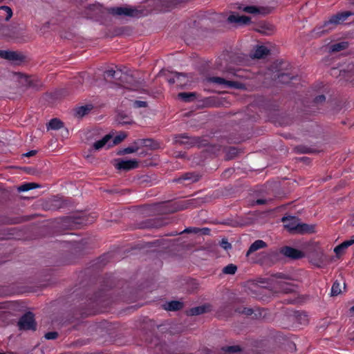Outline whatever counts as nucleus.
I'll return each instance as SVG.
<instances>
[{
    "instance_id": "0eeeda50",
    "label": "nucleus",
    "mask_w": 354,
    "mask_h": 354,
    "mask_svg": "<svg viewBox=\"0 0 354 354\" xmlns=\"http://www.w3.org/2000/svg\"><path fill=\"white\" fill-rule=\"evenodd\" d=\"M281 252L286 257L294 259H301L304 257V254L301 251L290 247H286L283 248Z\"/></svg>"
},
{
    "instance_id": "6ab92c4d",
    "label": "nucleus",
    "mask_w": 354,
    "mask_h": 354,
    "mask_svg": "<svg viewBox=\"0 0 354 354\" xmlns=\"http://www.w3.org/2000/svg\"><path fill=\"white\" fill-rule=\"evenodd\" d=\"M112 138V136L109 134L105 136L102 139L95 142L93 144V147L95 150H100L104 147L106 145L110 144L109 142Z\"/></svg>"
},
{
    "instance_id": "a211bd4d",
    "label": "nucleus",
    "mask_w": 354,
    "mask_h": 354,
    "mask_svg": "<svg viewBox=\"0 0 354 354\" xmlns=\"http://www.w3.org/2000/svg\"><path fill=\"white\" fill-rule=\"evenodd\" d=\"M269 52V50L266 46H259L255 48L252 57L261 59L268 55Z\"/></svg>"
},
{
    "instance_id": "423d86ee",
    "label": "nucleus",
    "mask_w": 354,
    "mask_h": 354,
    "mask_svg": "<svg viewBox=\"0 0 354 354\" xmlns=\"http://www.w3.org/2000/svg\"><path fill=\"white\" fill-rule=\"evenodd\" d=\"M284 227L291 233L296 234L299 225V219L295 216H287L282 218Z\"/></svg>"
},
{
    "instance_id": "f257e3e1",
    "label": "nucleus",
    "mask_w": 354,
    "mask_h": 354,
    "mask_svg": "<svg viewBox=\"0 0 354 354\" xmlns=\"http://www.w3.org/2000/svg\"><path fill=\"white\" fill-rule=\"evenodd\" d=\"M352 13L349 11L342 12L333 15L328 21H325L321 32H328L334 29L337 25L342 24Z\"/></svg>"
},
{
    "instance_id": "f8f14e48",
    "label": "nucleus",
    "mask_w": 354,
    "mask_h": 354,
    "mask_svg": "<svg viewBox=\"0 0 354 354\" xmlns=\"http://www.w3.org/2000/svg\"><path fill=\"white\" fill-rule=\"evenodd\" d=\"M353 244H354V235L351 236V239L346 240L342 243L341 244H339V245L336 246L334 248V252L337 256H339L344 252V250L346 248H348Z\"/></svg>"
},
{
    "instance_id": "cd10ccee",
    "label": "nucleus",
    "mask_w": 354,
    "mask_h": 354,
    "mask_svg": "<svg viewBox=\"0 0 354 354\" xmlns=\"http://www.w3.org/2000/svg\"><path fill=\"white\" fill-rule=\"evenodd\" d=\"M236 270L237 267L235 265L229 264L223 268V272L227 274H234Z\"/></svg>"
},
{
    "instance_id": "e433bc0d",
    "label": "nucleus",
    "mask_w": 354,
    "mask_h": 354,
    "mask_svg": "<svg viewBox=\"0 0 354 354\" xmlns=\"http://www.w3.org/2000/svg\"><path fill=\"white\" fill-rule=\"evenodd\" d=\"M325 96L324 95H319L315 98L316 102H323L325 100Z\"/></svg>"
},
{
    "instance_id": "f03ea898",
    "label": "nucleus",
    "mask_w": 354,
    "mask_h": 354,
    "mask_svg": "<svg viewBox=\"0 0 354 354\" xmlns=\"http://www.w3.org/2000/svg\"><path fill=\"white\" fill-rule=\"evenodd\" d=\"M308 259L312 264L318 268L324 267L328 261L324 250L318 246L315 247L314 250L308 254Z\"/></svg>"
},
{
    "instance_id": "72a5a7b5",
    "label": "nucleus",
    "mask_w": 354,
    "mask_h": 354,
    "mask_svg": "<svg viewBox=\"0 0 354 354\" xmlns=\"http://www.w3.org/2000/svg\"><path fill=\"white\" fill-rule=\"evenodd\" d=\"M221 246L225 250H229L232 247L231 244L226 239H223L221 241Z\"/></svg>"
},
{
    "instance_id": "c9c22d12",
    "label": "nucleus",
    "mask_w": 354,
    "mask_h": 354,
    "mask_svg": "<svg viewBox=\"0 0 354 354\" xmlns=\"http://www.w3.org/2000/svg\"><path fill=\"white\" fill-rule=\"evenodd\" d=\"M35 153H36V151L32 150V151H30L24 154V156H26V157H30V156H32L35 155Z\"/></svg>"
},
{
    "instance_id": "79ce46f5",
    "label": "nucleus",
    "mask_w": 354,
    "mask_h": 354,
    "mask_svg": "<svg viewBox=\"0 0 354 354\" xmlns=\"http://www.w3.org/2000/svg\"><path fill=\"white\" fill-rule=\"evenodd\" d=\"M139 88L138 84L130 86V88L132 90H137Z\"/></svg>"
},
{
    "instance_id": "1a4fd4ad",
    "label": "nucleus",
    "mask_w": 354,
    "mask_h": 354,
    "mask_svg": "<svg viewBox=\"0 0 354 354\" xmlns=\"http://www.w3.org/2000/svg\"><path fill=\"white\" fill-rule=\"evenodd\" d=\"M136 11L129 7H117L111 9V12L115 15L133 16Z\"/></svg>"
},
{
    "instance_id": "a18cd8bd",
    "label": "nucleus",
    "mask_w": 354,
    "mask_h": 354,
    "mask_svg": "<svg viewBox=\"0 0 354 354\" xmlns=\"http://www.w3.org/2000/svg\"><path fill=\"white\" fill-rule=\"evenodd\" d=\"M0 354H3V353H0Z\"/></svg>"
},
{
    "instance_id": "473e14b6",
    "label": "nucleus",
    "mask_w": 354,
    "mask_h": 354,
    "mask_svg": "<svg viewBox=\"0 0 354 354\" xmlns=\"http://www.w3.org/2000/svg\"><path fill=\"white\" fill-rule=\"evenodd\" d=\"M57 332H48L45 335V337L47 339H55L57 337Z\"/></svg>"
},
{
    "instance_id": "393cba45",
    "label": "nucleus",
    "mask_w": 354,
    "mask_h": 354,
    "mask_svg": "<svg viewBox=\"0 0 354 354\" xmlns=\"http://www.w3.org/2000/svg\"><path fill=\"white\" fill-rule=\"evenodd\" d=\"M348 44L346 42H340L333 44L330 46V50L332 52H337L346 48Z\"/></svg>"
},
{
    "instance_id": "b1692460",
    "label": "nucleus",
    "mask_w": 354,
    "mask_h": 354,
    "mask_svg": "<svg viewBox=\"0 0 354 354\" xmlns=\"http://www.w3.org/2000/svg\"><path fill=\"white\" fill-rule=\"evenodd\" d=\"M38 187H39L38 185L33 183H26V184H24V185L19 186L17 188V189L20 192H26V191L35 189Z\"/></svg>"
},
{
    "instance_id": "412c9836",
    "label": "nucleus",
    "mask_w": 354,
    "mask_h": 354,
    "mask_svg": "<svg viewBox=\"0 0 354 354\" xmlns=\"http://www.w3.org/2000/svg\"><path fill=\"white\" fill-rule=\"evenodd\" d=\"M183 307V304L178 301H172L167 303L165 309L167 310H177Z\"/></svg>"
},
{
    "instance_id": "2f4dec72",
    "label": "nucleus",
    "mask_w": 354,
    "mask_h": 354,
    "mask_svg": "<svg viewBox=\"0 0 354 354\" xmlns=\"http://www.w3.org/2000/svg\"><path fill=\"white\" fill-rule=\"evenodd\" d=\"M138 147H129L123 149L122 153L127 154L137 151Z\"/></svg>"
},
{
    "instance_id": "c03bdc74",
    "label": "nucleus",
    "mask_w": 354,
    "mask_h": 354,
    "mask_svg": "<svg viewBox=\"0 0 354 354\" xmlns=\"http://www.w3.org/2000/svg\"><path fill=\"white\" fill-rule=\"evenodd\" d=\"M352 311H354V306L351 308Z\"/></svg>"
},
{
    "instance_id": "37998d69",
    "label": "nucleus",
    "mask_w": 354,
    "mask_h": 354,
    "mask_svg": "<svg viewBox=\"0 0 354 354\" xmlns=\"http://www.w3.org/2000/svg\"><path fill=\"white\" fill-rule=\"evenodd\" d=\"M203 230L205 231H209V229L208 228H204Z\"/></svg>"
},
{
    "instance_id": "7ed1b4c3",
    "label": "nucleus",
    "mask_w": 354,
    "mask_h": 354,
    "mask_svg": "<svg viewBox=\"0 0 354 354\" xmlns=\"http://www.w3.org/2000/svg\"><path fill=\"white\" fill-rule=\"evenodd\" d=\"M18 326L20 330H35L36 322L33 314L29 312L23 315L18 322Z\"/></svg>"
},
{
    "instance_id": "7c9ffc66",
    "label": "nucleus",
    "mask_w": 354,
    "mask_h": 354,
    "mask_svg": "<svg viewBox=\"0 0 354 354\" xmlns=\"http://www.w3.org/2000/svg\"><path fill=\"white\" fill-rule=\"evenodd\" d=\"M240 351H241V349H240L239 346H227V347L224 348V351H225L224 354L235 353L239 352Z\"/></svg>"
},
{
    "instance_id": "dca6fc26",
    "label": "nucleus",
    "mask_w": 354,
    "mask_h": 354,
    "mask_svg": "<svg viewBox=\"0 0 354 354\" xmlns=\"http://www.w3.org/2000/svg\"><path fill=\"white\" fill-rule=\"evenodd\" d=\"M257 30L261 34L265 35H270L274 33V27L270 24L263 23L259 26Z\"/></svg>"
},
{
    "instance_id": "9d476101",
    "label": "nucleus",
    "mask_w": 354,
    "mask_h": 354,
    "mask_svg": "<svg viewBox=\"0 0 354 354\" xmlns=\"http://www.w3.org/2000/svg\"><path fill=\"white\" fill-rule=\"evenodd\" d=\"M174 77L169 80V83H176L178 86H185L188 83V79L185 74L175 72L173 73Z\"/></svg>"
},
{
    "instance_id": "39448f33",
    "label": "nucleus",
    "mask_w": 354,
    "mask_h": 354,
    "mask_svg": "<svg viewBox=\"0 0 354 354\" xmlns=\"http://www.w3.org/2000/svg\"><path fill=\"white\" fill-rule=\"evenodd\" d=\"M115 167L120 170H130L138 167V162L135 159L116 160Z\"/></svg>"
},
{
    "instance_id": "4468645a",
    "label": "nucleus",
    "mask_w": 354,
    "mask_h": 354,
    "mask_svg": "<svg viewBox=\"0 0 354 354\" xmlns=\"http://www.w3.org/2000/svg\"><path fill=\"white\" fill-rule=\"evenodd\" d=\"M0 56L4 59L11 61H18L22 59V56L14 51H1Z\"/></svg>"
},
{
    "instance_id": "4c0bfd02",
    "label": "nucleus",
    "mask_w": 354,
    "mask_h": 354,
    "mask_svg": "<svg viewBox=\"0 0 354 354\" xmlns=\"http://www.w3.org/2000/svg\"><path fill=\"white\" fill-rule=\"evenodd\" d=\"M198 230L196 228H187L184 230V232H198Z\"/></svg>"
},
{
    "instance_id": "a878e982",
    "label": "nucleus",
    "mask_w": 354,
    "mask_h": 354,
    "mask_svg": "<svg viewBox=\"0 0 354 354\" xmlns=\"http://www.w3.org/2000/svg\"><path fill=\"white\" fill-rule=\"evenodd\" d=\"M127 134L124 132H120L118 135L114 137L112 144H109L108 147L113 145H118L125 138Z\"/></svg>"
},
{
    "instance_id": "58836bf2",
    "label": "nucleus",
    "mask_w": 354,
    "mask_h": 354,
    "mask_svg": "<svg viewBox=\"0 0 354 354\" xmlns=\"http://www.w3.org/2000/svg\"><path fill=\"white\" fill-rule=\"evenodd\" d=\"M243 313H245L247 315H251L252 313V309H244V310L242 311Z\"/></svg>"
},
{
    "instance_id": "9b49d317",
    "label": "nucleus",
    "mask_w": 354,
    "mask_h": 354,
    "mask_svg": "<svg viewBox=\"0 0 354 354\" xmlns=\"http://www.w3.org/2000/svg\"><path fill=\"white\" fill-rule=\"evenodd\" d=\"M227 20L230 23L243 25L249 24L250 21V18L243 15L239 16L236 15H231L228 17Z\"/></svg>"
},
{
    "instance_id": "6e6552de",
    "label": "nucleus",
    "mask_w": 354,
    "mask_h": 354,
    "mask_svg": "<svg viewBox=\"0 0 354 354\" xmlns=\"http://www.w3.org/2000/svg\"><path fill=\"white\" fill-rule=\"evenodd\" d=\"M243 11L250 14L266 15L270 12L271 10L267 7H257L254 6H245Z\"/></svg>"
},
{
    "instance_id": "f3484780",
    "label": "nucleus",
    "mask_w": 354,
    "mask_h": 354,
    "mask_svg": "<svg viewBox=\"0 0 354 354\" xmlns=\"http://www.w3.org/2000/svg\"><path fill=\"white\" fill-rule=\"evenodd\" d=\"M277 286L278 287V291L284 292V293H289L295 290L294 286L290 284L289 283L282 281H277Z\"/></svg>"
},
{
    "instance_id": "4be33fe9",
    "label": "nucleus",
    "mask_w": 354,
    "mask_h": 354,
    "mask_svg": "<svg viewBox=\"0 0 354 354\" xmlns=\"http://www.w3.org/2000/svg\"><path fill=\"white\" fill-rule=\"evenodd\" d=\"M62 122L59 120L55 118L49 122L47 128L48 129L57 130L62 127Z\"/></svg>"
},
{
    "instance_id": "a19ab883",
    "label": "nucleus",
    "mask_w": 354,
    "mask_h": 354,
    "mask_svg": "<svg viewBox=\"0 0 354 354\" xmlns=\"http://www.w3.org/2000/svg\"><path fill=\"white\" fill-rule=\"evenodd\" d=\"M115 72L114 71H112V70H110V71H107V74L109 75V76H111V77H113L114 75H115Z\"/></svg>"
},
{
    "instance_id": "c756f323",
    "label": "nucleus",
    "mask_w": 354,
    "mask_h": 354,
    "mask_svg": "<svg viewBox=\"0 0 354 354\" xmlns=\"http://www.w3.org/2000/svg\"><path fill=\"white\" fill-rule=\"evenodd\" d=\"M90 110H91V108L87 106L78 107L76 109V114H77V115H78L80 117H82L84 115H86Z\"/></svg>"
},
{
    "instance_id": "ea45409f",
    "label": "nucleus",
    "mask_w": 354,
    "mask_h": 354,
    "mask_svg": "<svg viewBox=\"0 0 354 354\" xmlns=\"http://www.w3.org/2000/svg\"><path fill=\"white\" fill-rule=\"evenodd\" d=\"M265 203H266L265 200H263V199H258L256 201V203L258 205H262V204H264Z\"/></svg>"
},
{
    "instance_id": "20e7f679",
    "label": "nucleus",
    "mask_w": 354,
    "mask_h": 354,
    "mask_svg": "<svg viewBox=\"0 0 354 354\" xmlns=\"http://www.w3.org/2000/svg\"><path fill=\"white\" fill-rule=\"evenodd\" d=\"M210 82L221 85L223 88H243L245 86L243 84L237 82L225 80L223 77H212L209 79Z\"/></svg>"
},
{
    "instance_id": "ddd939ff",
    "label": "nucleus",
    "mask_w": 354,
    "mask_h": 354,
    "mask_svg": "<svg viewBox=\"0 0 354 354\" xmlns=\"http://www.w3.org/2000/svg\"><path fill=\"white\" fill-rule=\"evenodd\" d=\"M267 246V244L265 241L262 240H257L255 241L249 248V250L246 252V257H249L250 254L254 253V252L264 248Z\"/></svg>"
},
{
    "instance_id": "c85d7f7f",
    "label": "nucleus",
    "mask_w": 354,
    "mask_h": 354,
    "mask_svg": "<svg viewBox=\"0 0 354 354\" xmlns=\"http://www.w3.org/2000/svg\"><path fill=\"white\" fill-rule=\"evenodd\" d=\"M341 292V288H340V283L337 281L334 282V283L332 286L331 288V295L333 296H336L340 294Z\"/></svg>"
},
{
    "instance_id": "bb28decb",
    "label": "nucleus",
    "mask_w": 354,
    "mask_h": 354,
    "mask_svg": "<svg viewBox=\"0 0 354 354\" xmlns=\"http://www.w3.org/2000/svg\"><path fill=\"white\" fill-rule=\"evenodd\" d=\"M205 312H206V307L203 306H198V307L192 308L189 311V313L192 315H198L203 314Z\"/></svg>"
},
{
    "instance_id": "5701e85b",
    "label": "nucleus",
    "mask_w": 354,
    "mask_h": 354,
    "mask_svg": "<svg viewBox=\"0 0 354 354\" xmlns=\"http://www.w3.org/2000/svg\"><path fill=\"white\" fill-rule=\"evenodd\" d=\"M195 93H180L178 96L185 102H191L195 98Z\"/></svg>"
},
{
    "instance_id": "aec40b11",
    "label": "nucleus",
    "mask_w": 354,
    "mask_h": 354,
    "mask_svg": "<svg viewBox=\"0 0 354 354\" xmlns=\"http://www.w3.org/2000/svg\"><path fill=\"white\" fill-rule=\"evenodd\" d=\"M12 16V11L8 6L0 7V18H4L6 21H8Z\"/></svg>"
},
{
    "instance_id": "2eb2a0df",
    "label": "nucleus",
    "mask_w": 354,
    "mask_h": 354,
    "mask_svg": "<svg viewBox=\"0 0 354 354\" xmlns=\"http://www.w3.org/2000/svg\"><path fill=\"white\" fill-rule=\"evenodd\" d=\"M315 227L313 225H308L299 222L296 234H310L315 232Z\"/></svg>"
},
{
    "instance_id": "f704fd0d",
    "label": "nucleus",
    "mask_w": 354,
    "mask_h": 354,
    "mask_svg": "<svg viewBox=\"0 0 354 354\" xmlns=\"http://www.w3.org/2000/svg\"><path fill=\"white\" fill-rule=\"evenodd\" d=\"M135 104L138 107H145L147 106V103L143 101H136Z\"/></svg>"
}]
</instances>
